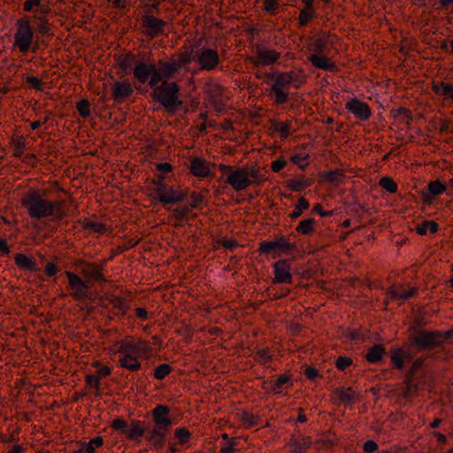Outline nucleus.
I'll use <instances>...</instances> for the list:
<instances>
[{
  "label": "nucleus",
  "mask_w": 453,
  "mask_h": 453,
  "mask_svg": "<svg viewBox=\"0 0 453 453\" xmlns=\"http://www.w3.org/2000/svg\"><path fill=\"white\" fill-rule=\"evenodd\" d=\"M87 384L93 388L98 389L100 385V378L98 376L88 375L86 377Z\"/></svg>",
  "instance_id": "0e129e2a"
},
{
  "label": "nucleus",
  "mask_w": 453,
  "mask_h": 453,
  "mask_svg": "<svg viewBox=\"0 0 453 453\" xmlns=\"http://www.w3.org/2000/svg\"><path fill=\"white\" fill-rule=\"evenodd\" d=\"M203 201V197L201 195H198L196 193H192L190 195L189 203H190L191 208L197 209L201 205Z\"/></svg>",
  "instance_id": "680f3d73"
},
{
  "label": "nucleus",
  "mask_w": 453,
  "mask_h": 453,
  "mask_svg": "<svg viewBox=\"0 0 453 453\" xmlns=\"http://www.w3.org/2000/svg\"><path fill=\"white\" fill-rule=\"evenodd\" d=\"M391 363L393 366L398 370H403L404 368L405 361H411L412 357L411 355L403 350V349H393L391 350Z\"/></svg>",
  "instance_id": "4be33fe9"
},
{
  "label": "nucleus",
  "mask_w": 453,
  "mask_h": 453,
  "mask_svg": "<svg viewBox=\"0 0 453 453\" xmlns=\"http://www.w3.org/2000/svg\"><path fill=\"white\" fill-rule=\"evenodd\" d=\"M27 84L36 89V90H42V81L38 77L35 76H28L27 78Z\"/></svg>",
  "instance_id": "6e6d98bb"
},
{
  "label": "nucleus",
  "mask_w": 453,
  "mask_h": 453,
  "mask_svg": "<svg viewBox=\"0 0 453 453\" xmlns=\"http://www.w3.org/2000/svg\"><path fill=\"white\" fill-rule=\"evenodd\" d=\"M326 42L325 40L321 38L316 39L312 44V50L317 53L311 54L308 59L315 68L334 72L337 69L336 65L322 54L326 49Z\"/></svg>",
  "instance_id": "9d476101"
},
{
  "label": "nucleus",
  "mask_w": 453,
  "mask_h": 453,
  "mask_svg": "<svg viewBox=\"0 0 453 453\" xmlns=\"http://www.w3.org/2000/svg\"><path fill=\"white\" fill-rule=\"evenodd\" d=\"M127 426L128 424L121 418H116L112 421V427L123 434H126V431H127Z\"/></svg>",
  "instance_id": "13d9d810"
},
{
  "label": "nucleus",
  "mask_w": 453,
  "mask_h": 453,
  "mask_svg": "<svg viewBox=\"0 0 453 453\" xmlns=\"http://www.w3.org/2000/svg\"><path fill=\"white\" fill-rule=\"evenodd\" d=\"M285 186L292 191L298 192L308 186V182L304 177L297 180L290 179L285 181Z\"/></svg>",
  "instance_id": "f704fd0d"
},
{
  "label": "nucleus",
  "mask_w": 453,
  "mask_h": 453,
  "mask_svg": "<svg viewBox=\"0 0 453 453\" xmlns=\"http://www.w3.org/2000/svg\"><path fill=\"white\" fill-rule=\"evenodd\" d=\"M274 279L273 283H286L291 284L293 281V275L291 273V266L288 260L281 259L273 265Z\"/></svg>",
  "instance_id": "f3484780"
},
{
  "label": "nucleus",
  "mask_w": 453,
  "mask_h": 453,
  "mask_svg": "<svg viewBox=\"0 0 453 453\" xmlns=\"http://www.w3.org/2000/svg\"><path fill=\"white\" fill-rule=\"evenodd\" d=\"M418 293L416 288H409L405 289L403 285L392 286L387 290V295L393 300L405 301Z\"/></svg>",
  "instance_id": "aec40b11"
},
{
  "label": "nucleus",
  "mask_w": 453,
  "mask_h": 453,
  "mask_svg": "<svg viewBox=\"0 0 453 453\" xmlns=\"http://www.w3.org/2000/svg\"><path fill=\"white\" fill-rule=\"evenodd\" d=\"M280 58V52L264 45H256L253 50V56L250 58V61L253 65L254 68H258L261 65H272L277 63Z\"/></svg>",
  "instance_id": "f8f14e48"
},
{
  "label": "nucleus",
  "mask_w": 453,
  "mask_h": 453,
  "mask_svg": "<svg viewBox=\"0 0 453 453\" xmlns=\"http://www.w3.org/2000/svg\"><path fill=\"white\" fill-rule=\"evenodd\" d=\"M259 250L261 253L269 254L272 251L275 250L273 241H264L260 243Z\"/></svg>",
  "instance_id": "bf43d9fd"
},
{
  "label": "nucleus",
  "mask_w": 453,
  "mask_h": 453,
  "mask_svg": "<svg viewBox=\"0 0 453 453\" xmlns=\"http://www.w3.org/2000/svg\"><path fill=\"white\" fill-rule=\"evenodd\" d=\"M306 81L305 75L302 71L281 72L275 74L273 83L271 86V93L275 97V103L283 104L288 102L289 94L287 91L288 87L298 88Z\"/></svg>",
  "instance_id": "20e7f679"
},
{
  "label": "nucleus",
  "mask_w": 453,
  "mask_h": 453,
  "mask_svg": "<svg viewBox=\"0 0 453 453\" xmlns=\"http://www.w3.org/2000/svg\"><path fill=\"white\" fill-rule=\"evenodd\" d=\"M151 416L157 428L169 429L173 424L171 410L168 405L157 404L152 411Z\"/></svg>",
  "instance_id": "dca6fc26"
},
{
  "label": "nucleus",
  "mask_w": 453,
  "mask_h": 453,
  "mask_svg": "<svg viewBox=\"0 0 453 453\" xmlns=\"http://www.w3.org/2000/svg\"><path fill=\"white\" fill-rule=\"evenodd\" d=\"M342 174L339 171H329L326 174V179L332 183H338Z\"/></svg>",
  "instance_id": "052dcab7"
},
{
  "label": "nucleus",
  "mask_w": 453,
  "mask_h": 453,
  "mask_svg": "<svg viewBox=\"0 0 453 453\" xmlns=\"http://www.w3.org/2000/svg\"><path fill=\"white\" fill-rule=\"evenodd\" d=\"M219 170L226 175L225 182L232 187L235 191H242L249 188L252 184L250 180L247 168L234 167L231 165L220 164Z\"/></svg>",
  "instance_id": "0eeeda50"
},
{
  "label": "nucleus",
  "mask_w": 453,
  "mask_h": 453,
  "mask_svg": "<svg viewBox=\"0 0 453 453\" xmlns=\"http://www.w3.org/2000/svg\"><path fill=\"white\" fill-rule=\"evenodd\" d=\"M379 184L381 188L391 194H395L398 191V185L388 176L382 177L380 180Z\"/></svg>",
  "instance_id": "58836bf2"
},
{
  "label": "nucleus",
  "mask_w": 453,
  "mask_h": 453,
  "mask_svg": "<svg viewBox=\"0 0 453 453\" xmlns=\"http://www.w3.org/2000/svg\"><path fill=\"white\" fill-rule=\"evenodd\" d=\"M17 31L14 34V45L19 52L27 54L29 51L36 52L38 43L35 40V30L31 26L29 18H23L17 20Z\"/></svg>",
  "instance_id": "423d86ee"
},
{
  "label": "nucleus",
  "mask_w": 453,
  "mask_h": 453,
  "mask_svg": "<svg viewBox=\"0 0 453 453\" xmlns=\"http://www.w3.org/2000/svg\"><path fill=\"white\" fill-rule=\"evenodd\" d=\"M193 61L199 65L201 70L212 71L219 66L220 58L217 50L202 47L194 52Z\"/></svg>",
  "instance_id": "9b49d317"
},
{
  "label": "nucleus",
  "mask_w": 453,
  "mask_h": 453,
  "mask_svg": "<svg viewBox=\"0 0 453 453\" xmlns=\"http://www.w3.org/2000/svg\"><path fill=\"white\" fill-rule=\"evenodd\" d=\"M65 274L68 280L71 296L79 301L88 299L90 288L88 281L70 271H65Z\"/></svg>",
  "instance_id": "ddd939ff"
},
{
  "label": "nucleus",
  "mask_w": 453,
  "mask_h": 453,
  "mask_svg": "<svg viewBox=\"0 0 453 453\" xmlns=\"http://www.w3.org/2000/svg\"><path fill=\"white\" fill-rule=\"evenodd\" d=\"M310 445L311 441L308 438L303 436L293 438L289 443L291 451L293 453H306L307 449L310 448Z\"/></svg>",
  "instance_id": "bb28decb"
},
{
  "label": "nucleus",
  "mask_w": 453,
  "mask_h": 453,
  "mask_svg": "<svg viewBox=\"0 0 453 453\" xmlns=\"http://www.w3.org/2000/svg\"><path fill=\"white\" fill-rule=\"evenodd\" d=\"M290 376L288 374H280L274 381H272V390L274 394H280L283 387L290 383Z\"/></svg>",
  "instance_id": "c9c22d12"
},
{
  "label": "nucleus",
  "mask_w": 453,
  "mask_h": 453,
  "mask_svg": "<svg viewBox=\"0 0 453 453\" xmlns=\"http://www.w3.org/2000/svg\"><path fill=\"white\" fill-rule=\"evenodd\" d=\"M167 432L168 429L155 427L148 433L147 439L153 443L155 448H161L165 442Z\"/></svg>",
  "instance_id": "393cba45"
},
{
  "label": "nucleus",
  "mask_w": 453,
  "mask_h": 453,
  "mask_svg": "<svg viewBox=\"0 0 453 453\" xmlns=\"http://www.w3.org/2000/svg\"><path fill=\"white\" fill-rule=\"evenodd\" d=\"M275 250H280L283 251H289L293 250L294 244L289 242L284 237H280L275 241H273Z\"/></svg>",
  "instance_id": "49530a36"
},
{
  "label": "nucleus",
  "mask_w": 453,
  "mask_h": 453,
  "mask_svg": "<svg viewBox=\"0 0 453 453\" xmlns=\"http://www.w3.org/2000/svg\"><path fill=\"white\" fill-rule=\"evenodd\" d=\"M159 179L156 183L155 193L157 199L164 205H173L182 202L188 197L187 190H178L173 187H168V185Z\"/></svg>",
  "instance_id": "1a4fd4ad"
},
{
  "label": "nucleus",
  "mask_w": 453,
  "mask_h": 453,
  "mask_svg": "<svg viewBox=\"0 0 453 453\" xmlns=\"http://www.w3.org/2000/svg\"><path fill=\"white\" fill-rule=\"evenodd\" d=\"M411 344L418 350H431L442 344L444 337L437 331H425L415 328L410 337Z\"/></svg>",
  "instance_id": "6e6552de"
},
{
  "label": "nucleus",
  "mask_w": 453,
  "mask_h": 453,
  "mask_svg": "<svg viewBox=\"0 0 453 453\" xmlns=\"http://www.w3.org/2000/svg\"><path fill=\"white\" fill-rule=\"evenodd\" d=\"M144 433L145 430L139 421L132 422L131 426H127V431H126V434L131 440H140L144 436Z\"/></svg>",
  "instance_id": "2f4dec72"
},
{
  "label": "nucleus",
  "mask_w": 453,
  "mask_h": 453,
  "mask_svg": "<svg viewBox=\"0 0 453 453\" xmlns=\"http://www.w3.org/2000/svg\"><path fill=\"white\" fill-rule=\"evenodd\" d=\"M179 71V65L173 58L169 61L160 60L157 65L155 61L139 62L135 65L133 73L139 82L154 87L157 83L174 79Z\"/></svg>",
  "instance_id": "f257e3e1"
},
{
  "label": "nucleus",
  "mask_w": 453,
  "mask_h": 453,
  "mask_svg": "<svg viewBox=\"0 0 453 453\" xmlns=\"http://www.w3.org/2000/svg\"><path fill=\"white\" fill-rule=\"evenodd\" d=\"M273 130L280 134L282 139H286L290 134L291 127L287 122L277 121L273 124Z\"/></svg>",
  "instance_id": "ea45409f"
},
{
  "label": "nucleus",
  "mask_w": 453,
  "mask_h": 453,
  "mask_svg": "<svg viewBox=\"0 0 453 453\" xmlns=\"http://www.w3.org/2000/svg\"><path fill=\"white\" fill-rule=\"evenodd\" d=\"M175 436L179 440V443L184 445L188 440L191 437L190 432L186 427H179L174 431Z\"/></svg>",
  "instance_id": "a18cd8bd"
},
{
  "label": "nucleus",
  "mask_w": 453,
  "mask_h": 453,
  "mask_svg": "<svg viewBox=\"0 0 453 453\" xmlns=\"http://www.w3.org/2000/svg\"><path fill=\"white\" fill-rule=\"evenodd\" d=\"M14 260L16 265L23 270H27L33 273H38L41 271V268L37 265L36 262L23 253H17Z\"/></svg>",
  "instance_id": "5701e85b"
},
{
  "label": "nucleus",
  "mask_w": 453,
  "mask_h": 453,
  "mask_svg": "<svg viewBox=\"0 0 453 453\" xmlns=\"http://www.w3.org/2000/svg\"><path fill=\"white\" fill-rule=\"evenodd\" d=\"M104 443V440L101 436H97L88 442L85 443L86 450L88 453H96V449L100 448Z\"/></svg>",
  "instance_id": "de8ad7c7"
},
{
  "label": "nucleus",
  "mask_w": 453,
  "mask_h": 453,
  "mask_svg": "<svg viewBox=\"0 0 453 453\" xmlns=\"http://www.w3.org/2000/svg\"><path fill=\"white\" fill-rule=\"evenodd\" d=\"M157 170L158 171L157 178L164 179V174L170 173L173 170V166L170 163L164 162L157 165Z\"/></svg>",
  "instance_id": "3c124183"
},
{
  "label": "nucleus",
  "mask_w": 453,
  "mask_h": 453,
  "mask_svg": "<svg viewBox=\"0 0 453 453\" xmlns=\"http://www.w3.org/2000/svg\"><path fill=\"white\" fill-rule=\"evenodd\" d=\"M275 74L276 73L257 70L256 73V77L269 83L270 81H273V78H275Z\"/></svg>",
  "instance_id": "864d4df0"
},
{
  "label": "nucleus",
  "mask_w": 453,
  "mask_h": 453,
  "mask_svg": "<svg viewBox=\"0 0 453 453\" xmlns=\"http://www.w3.org/2000/svg\"><path fill=\"white\" fill-rule=\"evenodd\" d=\"M133 92L132 84L127 80L115 81L111 87V96L118 103L124 102Z\"/></svg>",
  "instance_id": "a211bd4d"
},
{
  "label": "nucleus",
  "mask_w": 453,
  "mask_h": 453,
  "mask_svg": "<svg viewBox=\"0 0 453 453\" xmlns=\"http://www.w3.org/2000/svg\"><path fill=\"white\" fill-rule=\"evenodd\" d=\"M192 60L191 53H184L178 59H174L175 63L179 65V70L181 67L189 65Z\"/></svg>",
  "instance_id": "4d7b16f0"
},
{
  "label": "nucleus",
  "mask_w": 453,
  "mask_h": 453,
  "mask_svg": "<svg viewBox=\"0 0 453 453\" xmlns=\"http://www.w3.org/2000/svg\"><path fill=\"white\" fill-rule=\"evenodd\" d=\"M345 108L361 121H366L372 116V110L368 104L357 97L348 100Z\"/></svg>",
  "instance_id": "2eb2a0df"
},
{
  "label": "nucleus",
  "mask_w": 453,
  "mask_h": 453,
  "mask_svg": "<svg viewBox=\"0 0 453 453\" xmlns=\"http://www.w3.org/2000/svg\"><path fill=\"white\" fill-rule=\"evenodd\" d=\"M316 16V12H310L309 11L301 10L298 17V24L301 27H306Z\"/></svg>",
  "instance_id": "79ce46f5"
},
{
  "label": "nucleus",
  "mask_w": 453,
  "mask_h": 453,
  "mask_svg": "<svg viewBox=\"0 0 453 453\" xmlns=\"http://www.w3.org/2000/svg\"><path fill=\"white\" fill-rule=\"evenodd\" d=\"M142 25L144 28V35L149 39H154L159 35H165V27L166 22L150 14H145L142 19Z\"/></svg>",
  "instance_id": "4468645a"
},
{
  "label": "nucleus",
  "mask_w": 453,
  "mask_h": 453,
  "mask_svg": "<svg viewBox=\"0 0 453 453\" xmlns=\"http://www.w3.org/2000/svg\"><path fill=\"white\" fill-rule=\"evenodd\" d=\"M309 154L306 152L296 153L291 157V162L304 170L309 164Z\"/></svg>",
  "instance_id": "a19ab883"
},
{
  "label": "nucleus",
  "mask_w": 453,
  "mask_h": 453,
  "mask_svg": "<svg viewBox=\"0 0 453 453\" xmlns=\"http://www.w3.org/2000/svg\"><path fill=\"white\" fill-rule=\"evenodd\" d=\"M310 208L309 201L304 197H300L295 205V210L289 214L292 219H296L302 216L303 211Z\"/></svg>",
  "instance_id": "72a5a7b5"
},
{
  "label": "nucleus",
  "mask_w": 453,
  "mask_h": 453,
  "mask_svg": "<svg viewBox=\"0 0 453 453\" xmlns=\"http://www.w3.org/2000/svg\"><path fill=\"white\" fill-rule=\"evenodd\" d=\"M242 420L249 426H255L257 424V418L253 414L247 412L243 414Z\"/></svg>",
  "instance_id": "338daca9"
},
{
  "label": "nucleus",
  "mask_w": 453,
  "mask_h": 453,
  "mask_svg": "<svg viewBox=\"0 0 453 453\" xmlns=\"http://www.w3.org/2000/svg\"><path fill=\"white\" fill-rule=\"evenodd\" d=\"M46 15H34V19L37 21L36 30L42 36H50V27Z\"/></svg>",
  "instance_id": "7c9ffc66"
},
{
  "label": "nucleus",
  "mask_w": 453,
  "mask_h": 453,
  "mask_svg": "<svg viewBox=\"0 0 453 453\" xmlns=\"http://www.w3.org/2000/svg\"><path fill=\"white\" fill-rule=\"evenodd\" d=\"M378 449V444L372 440L366 441L363 445V449L365 453H374Z\"/></svg>",
  "instance_id": "e2e57ef3"
},
{
  "label": "nucleus",
  "mask_w": 453,
  "mask_h": 453,
  "mask_svg": "<svg viewBox=\"0 0 453 453\" xmlns=\"http://www.w3.org/2000/svg\"><path fill=\"white\" fill-rule=\"evenodd\" d=\"M32 3V6L35 10H36V13L40 15H47L49 12V8L44 5L41 0H30Z\"/></svg>",
  "instance_id": "603ef678"
},
{
  "label": "nucleus",
  "mask_w": 453,
  "mask_h": 453,
  "mask_svg": "<svg viewBox=\"0 0 453 453\" xmlns=\"http://www.w3.org/2000/svg\"><path fill=\"white\" fill-rule=\"evenodd\" d=\"M334 395L345 404H351L356 398V393L350 387L347 389L338 388L334 390Z\"/></svg>",
  "instance_id": "c756f323"
},
{
  "label": "nucleus",
  "mask_w": 453,
  "mask_h": 453,
  "mask_svg": "<svg viewBox=\"0 0 453 453\" xmlns=\"http://www.w3.org/2000/svg\"><path fill=\"white\" fill-rule=\"evenodd\" d=\"M189 169L194 176L200 179L212 178L214 175L210 169L209 163L199 157H194L190 160Z\"/></svg>",
  "instance_id": "6ab92c4d"
},
{
  "label": "nucleus",
  "mask_w": 453,
  "mask_h": 453,
  "mask_svg": "<svg viewBox=\"0 0 453 453\" xmlns=\"http://www.w3.org/2000/svg\"><path fill=\"white\" fill-rule=\"evenodd\" d=\"M387 354L386 349L381 344H375L368 349L365 359L371 364H380Z\"/></svg>",
  "instance_id": "b1692460"
},
{
  "label": "nucleus",
  "mask_w": 453,
  "mask_h": 453,
  "mask_svg": "<svg viewBox=\"0 0 453 453\" xmlns=\"http://www.w3.org/2000/svg\"><path fill=\"white\" fill-rule=\"evenodd\" d=\"M316 220L309 218L303 219L296 227V231L303 235H311L315 231Z\"/></svg>",
  "instance_id": "c85d7f7f"
},
{
  "label": "nucleus",
  "mask_w": 453,
  "mask_h": 453,
  "mask_svg": "<svg viewBox=\"0 0 453 453\" xmlns=\"http://www.w3.org/2000/svg\"><path fill=\"white\" fill-rule=\"evenodd\" d=\"M439 230V225L434 220H424L416 226V231L420 235H426L427 232L435 234Z\"/></svg>",
  "instance_id": "473e14b6"
},
{
  "label": "nucleus",
  "mask_w": 453,
  "mask_h": 453,
  "mask_svg": "<svg viewBox=\"0 0 453 453\" xmlns=\"http://www.w3.org/2000/svg\"><path fill=\"white\" fill-rule=\"evenodd\" d=\"M255 358L260 362V363H263V364H265L267 362H269L272 358V356L269 354V351L268 349H258L256 354H255Z\"/></svg>",
  "instance_id": "8fccbe9b"
},
{
  "label": "nucleus",
  "mask_w": 453,
  "mask_h": 453,
  "mask_svg": "<svg viewBox=\"0 0 453 453\" xmlns=\"http://www.w3.org/2000/svg\"><path fill=\"white\" fill-rule=\"evenodd\" d=\"M304 374L311 380H314L317 378L320 377L319 371L312 366L307 367L305 369Z\"/></svg>",
  "instance_id": "69168bd1"
},
{
  "label": "nucleus",
  "mask_w": 453,
  "mask_h": 453,
  "mask_svg": "<svg viewBox=\"0 0 453 453\" xmlns=\"http://www.w3.org/2000/svg\"><path fill=\"white\" fill-rule=\"evenodd\" d=\"M446 190L447 187L444 183L439 180H433L428 184L427 192L422 194V198L425 203L429 204L432 203L435 196L444 194Z\"/></svg>",
  "instance_id": "412c9836"
},
{
  "label": "nucleus",
  "mask_w": 453,
  "mask_h": 453,
  "mask_svg": "<svg viewBox=\"0 0 453 453\" xmlns=\"http://www.w3.org/2000/svg\"><path fill=\"white\" fill-rule=\"evenodd\" d=\"M84 226L86 229L90 230L94 233L104 234L106 231V226L99 221L86 220Z\"/></svg>",
  "instance_id": "37998d69"
},
{
  "label": "nucleus",
  "mask_w": 453,
  "mask_h": 453,
  "mask_svg": "<svg viewBox=\"0 0 453 453\" xmlns=\"http://www.w3.org/2000/svg\"><path fill=\"white\" fill-rule=\"evenodd\" d=\"M118 352L119 354V365L128 371L137 372L142 368L139 357L149 355L151 352V347L148 341L123 342L120 344Z\"/></svg>",
  "instance_id": "7ed1b4c3"
},
{
  "label": "nucleus",
  "mask_w": 453,
  "mask_h": 453,
  "mask_svg": "<svg viewBox=\"0 0 453 453\" xmlns=\"http://www.w3.org/2000/svg\"><path fill=\"white\" fill-rule=\"evenodd\" d=\"M287 165V161L282 157L272 162L271 169L273 173H279Z\"/></svg>",
  "instance_id": "5fc2aeb1"
},
{
  "label": "nucleus",
  "mask_w": 453,
  "mask_h": 453,
  "mask_svg": "<svg viewBox=\"0 0 453 453\" xmlns=\"http://www.w3.org/2000/svg\"><path fill=\"white\" fill-rule=\"evenodd\" d=\"M22 204L34 219H45L54 221L60 220L64 217L61 203L45 198L40 191L28 192L23 196Z\"/></svg>",
  "instance_id": "f03ea898"
},
{
  "label": "nucleus",
  "mask_w": 453,
  "mask_h": 453,
  "mask_svg": "<svg viewBox=\"0 0 453 453\" xmlns=\"http://www.w3.org/2000/svg\"><path fill=\"white\" fill-rule=\"evenodd\" d=\"M150 88L153 90V99L159 103L169 114H175L182 106L183 102L180 98V86L176 82L164 81Z\"/></svg>",
  "instance_id": "39448f33"
},
{
  "label": "nucleus",
  "mask_w": 453,
  "mask_h": 453,
  "mask_svg": "<svg viewBox=\"0 0 453 453\" xmlns=\"http://www.w3.org/2000/svg\"><path fill=\"white\" fill-rule=\"evenodd\" d=\"M39 257L44 265V273L48 277H55L59 272L60 267L58 265V258L54 257V261L47 260L44 255L39 253Z\"/></svg>",
  "instance_id": "cd10ccee"
},
{
  "label": "nucleus",
  "mask_w": 453,
  "mask_h": 453,
  "mask_svg": "<svg viewBox=\"0 0 453 453\" xmlns=\"http://www.w3.org/2000/svg\"><path fill=\"white\" fill-rule=\"evenodd\" d=\"M441 86L443 96L453 100V83H443Z\"/></svg>",
  "instance_id": "774afa93"
},
{
  "label": "nucleus",
  "mask_w": 453,
  "mask_h": 453,
  "mask_svg": "<svg viewBox=\"0 0 453 453\" xmlns=\"http://www.w3.org/2000/svg\"><path fill=\"white\" fill-rule=\"evenodd\" d=\"M77 111H79V114L82 117V118H88L90 116L91 114V111H90V104L88 102V100L87 99H83V100H81L78 104H77Z\"/></svg>",
  "instance_id": "c03bdc74"
},
{
  "label": "nucleus",
  "mask_w": 453,
  "mask_h": 453,
  "mask_svg": "<svg viewBox=\"0 0 453 453\" xmlns=\"http://www.w3.org/2000/svg\"><path fill=\"white\" fill-rule=\"evenodd\" d=\"M173 371L172 366L169 364H161L157 366L154 370L153 376L158 380H164Z\"/></svg>",
  "instance_id": "4c0bfd02"
},
{
  "label": "nucleus",
  "mask_w": 453,
  "mask_h": 453,
  "mask_svg": "<svg viewBox=\"0 0 453 453\" xmlns=\"http://www.w3.org/2000/svg\"><path fill=\"white\" fill-rule=\"evenodd\" d=\"M83 275L86 280L90 284L91 281H104V277L102 273L100 266L95 264L88 265V268L83 269Z\"/></svg>",
  "instance_id": "a878e982"
},
{
  "label": "nucleus",
  "mask_w": 453,
  "mask_h": 453,
  "mask_svg": "<svg viewBox=\"0 0 453 453\" xmlns=\"http://www.w3.org/2000/svg\"><path fill=\"white\" fill-rule=\"evenodd\" d=\"M111 303H112L113 307L118 310L119 313L123 316L127 312L129 309L126 299L121 296H112Z\"/></svg>",
  "instance_id": "e433bc0d"
},
{
  "label": "nucleus",
  "mask_w": 453,
  "mask_h": 453,
  "mask_svg": "<svg viewBox=\"0 0 453 453\" xmlns=\"http://www.w3.org/2000/svg\"><path fill=\"white\" fill-rule=\"evenodd\" d=\"M351 365L352 359L345 356L339 357L335 361L336 367L341 371H344L347 367L350 366Z\"/></svg>",
  "instance_id": "09e8293b"
}]
</instances>
